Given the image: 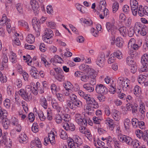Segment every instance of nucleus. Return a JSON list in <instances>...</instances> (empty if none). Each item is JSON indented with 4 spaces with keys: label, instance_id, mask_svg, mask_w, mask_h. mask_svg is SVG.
I'll return each mask as SVG.
<instances>
[{
    "label": "nucleus",
    "instance_id": "f257e3e1",
    "mask_svg": "<svg viewBox=\"0 0 148 148\" xmlns=\"http://www.w3.org/2000/svg\"><path fill=\"white\" fill-rule=\"evenodd\" d=\"M87 105L85 110L86 113H88L90 115H92L94 111V109L98 107V103L93 98L90 99L86 101Z\"/></svg>",
    "mask_w": 148,
    "mask_h": 148
},
{
    "label": "nucleus",
    "instance_id": "f03ea898",
    "mask_svg": "<svg viewBox=\"0 0 148 148\" xmlns=\"http://www.w3.org/2000/svg\"><path fill=\"white\" fill-rule=\"evenodd\" d=\"M53 36V31L50 29L46 28L44 32V34L43 36L44 41L49 44H51L52 41L50 39L52 38Z\"/></svg>",
    "mask_w": 148,
    "mask_h": 148
},
{
    "label": "nucleus",
    "instance_id": "7ed1b4c3",
    "mask_svg": "<svg viewBox=\"0 0 148 148\" xmlns=\"http://www.w3.org/2000/svg\"><path fill=\"white\" fill-rule=\"evenodd\" d=\"M66 103L67 106L70 108L74 110L77 107H81L82 105V102L77 99L73 101L68 100Z\"/></svg>",
    "mask_w": 148,
    "mask_h": 148
},
{
    "label": "nucleus",
    "instance_id": "20e7f679",
    "mask_svg": "<svg viewBox=\"0 0 148 148\" xmlns=\"http://www.w3.org/2000/svg\"><path fill=\"white\" fill-rule=\"evenodd\" d=\"M18 93L24 100L29 101L32 99V95L30 93H27L24 89H21L19 90Z\"/></svg>",
    "mask_w": 148,
    "mask_h": 148
},
{
    "label": "nucleus",
    "instance_id": "39448f33",
    "mask_svg": "<svg viewBox=\"0 0 148 148\" xmlns=\"http://www.w3.org/2000/svg\"><path fill=\"white\" fill-rule=\"evenodd\" d=\"M95 90L97 93L105 95L108 92V89L102 84H98L96 86Z\"/></svg>",
    "mask_w": 148,
    "mask_h": 148
},
{
    "label": "nucleus",
    "instance_id": "423d86ee",
    "mask_svg": "<svg viewBox=\"0 0 148 148\" xmlns=\"http://www.w3.org/2000/svg\"><path fill=\"white\" fill-rule=\"evenodd\" d=\"M130 4L132 14L134 16H136L138 7V4L137 1L136 0H130Z\"/></svg>",
    "mask_w": 148,
    "mask_h": 148
},
{
    "label": "nucleus",
    "instance_id": "0eeeda50",
    "mask_svg": "<svg viewBox=\"0 0 148 148\" xmlns=\"http://www.w3.org/2000/svg\"><path fill=\"white\" fill-rule=\"evenodd\" d=\"M114 21L112 23L107 22L106 24V27L108 31L113 36L115 34L117 30L116 27L114 25Z\"/></svg>",
    "mask_w": 148,
    "mask_h": 148
},
{
    "label": "nucleus",
    "instance_id": "6e6552de",
    "mask_svg": "<svg viewBox=\"0 0 148 148\" xmlns=\"http://www.w3.org/2000/svg\"><path fill=\"white\" fill-rule=\"evenodd\" d=\"M105 60V55L103 53L100 54L97 58L96 61V63L99 66L102 67L104 65Z\"/></svg>",
    "mask_w": 148,
    "mask_h": 148
},
{
    "label": "nucleus",
    "instance_id": "1a4fd4ad",
    "mask_svg": "<svg viewBox=\"0 0 148 148\" xmlns=\"http://www.w3.org/2000/svg\"><path fill=\"white\" fill-rule=\"evenodd\" d=\"M118 139L121 142H125L127 144L129 145L131 141V138L128 136H126L123 134H120L118 136Z\"/></svg>",
    "mask_w": 148,
    "mask_h": 148
},
{
    "label": "nucleus",
    "instance_id": "9d476101",
    "mask_svg": "<svg viewBox=\"0 0 148 148\" xmlns=\"http://www.w3.org/2000/svg\"><path fill=\"white\" fill-rule=\"evenodd\" d=\"M63 127L66 130H71L72 131H74L75 129V127L73 124L69 122H63Z\"/></svg>",
    "mask_w": 148,
    "mask_h": 148
},
{
    "label": "nucleus",
    "instance_id": "9b49d317",
    "mask_svg": "<svg viewBox=\"0 0 148 148\" xmlns=\"http://www.w3.org/2000/svg\"><path fill=\"white\" fill-rule=\"evenodd\" d=\"M51 104L53 108L56 109L58 112H60L62 107L60 106L59 103L55 99L53 98L52 99Z\"/></svg>",
    "mask_w": 148,
    "mask_h": 148
},
{
    "label": "nucleus",
    "instance_id": "f8f14e48",
    "mask_svg": "<svg viewBox=\"0 0 148 148\" xmlns=\"http://www.w3.org/2000/svg\"><path fill=\"white\" fill-rule=\"evenodd\" d=\"M79 69L84 71L86 73H88L90 72L94 73L95 70L91 68L89 66L85 64H82L79 66Z\"/></svg>",
    "mask_w": 148,
    "mask_h": 148
},
{
    "label": "nucleus",
    "instance_id": "ddd939ff",
    "mask_svg": "<svg viewBox=\"0 0 148 148\" xmlns=\"http://www.w3.org/2000/svg\"><path fill=\"white\" fill-rule=\"evenodd\" d=\"M146 9L144 8L141 5H139L138 7V12L139 15L140 16H143L145 15L148 16V10L147 9V8H148V7H146Z\"/></svg>",
    "mask_w": 148,
    "mask_h": 148
},
{
    "label": "nucleus",
    "instance_id": "4468645a",
    "mask_svg": "<svg viewBox=\"0 0 148 148\" xmlns=\"http://www.w3.org/2000/svg\"><path fill=\"white\" fill-rule=\"evenodd\" d=\"M112 117L116 121H119L120 118V113L117 110L113 109L111 112Z\"/></svg>",
    "mask_w": 148,
    "mask_h": 148
},
{
    "label": "nucleus",
    "instance_id": "2eb2a0df",
    "mask_svg": "<svg viewBox=\"0 0 148 148\" xmlns=\"http://www.w3.org/2000/svg\"><path fill=\"white\" fill-rule=\"evenodd\" d=\"M132 51L133 53L131 54V52L130 53L131 56H128L127 58L126 62L127 64L129 66L134 65V64L136 63L134 61V59L132 58L134 57V53H135L136 52ZM130 52H131V51H130Z\"/></svg>",
    "mask_w": 148,
    "mask_h": 148
},
{
    "label": "nucleus",
    "instance_id": "dca6fc26",
    "mask_svg": "<svg viewBox=\"0 0 148 148\" xmlns=\"http://www.w3.org/2000/svg\"><path fill=\"white\" fill-rule=\"evenodd\" d=\"M130 81L127 79H126L122 83L121 86L123 90L125 91H126L130 89L129 85Z\"/></svg>",
    "mask_w": 148,
    "mask_h": 148
},
{
    "label": "nucleus",
    "instance_id": "f3484780",
    "mask_svg": "<svg viewBox=\"0 0 148 148\" xmlns=\"http://www.w3.org/2000/svg\"><path fill=\"white\" fill-rule=\"evenodd\" d=\"M113 121L112 119L108 117L107 118L105 121V123L109 127L110 129L111 130H112L114 127Z\"/></svg>",
    "mask_w": 148,
    "mask_h": 148
},
{
    "label": "nucleus",
    "instance_id": "a211bd4d",
    "mask_svg": "<svg viewBox=\"0 0 148 148\" xmlns=\"http://www.w3.org/2000/svg\"><path fill=\"white\" fill-rule=\"evenodd\" d=\"M2 143L5 145L6 148H11L12 147L11 141L9 138H6L5 136H3Z\"/></svg>",
    "mask_w": 148,
    "mask_h": 148
},
{
    "label": "nucleus",
    "instance_id": "6ab92c4d",
    "mask_svg": "<svg viewBox=\"0 0 148 148\" xmlns=\"http://www.w3.org/2000/svg\"><path fill=\"white\" fill-rule=\"evenodd\" d=\"M7 115V113L6 110L2 108L0 106V121L5 119Z\"/></svg>",
    "mask_w": 148,
    "mask_h": 148
},
{
    "label": "nucleus",
    "instance_id": "aec40b11",
    "mask_svg": "<svg viewBox=\"0 0 148 148\" xmlns=\"http://www.w3.org/2000/svg\"><path fill=\"white\" fill-rule=\"evenodd\" d=\"M36 69V68L34 66H32L31 69L29 71L30 74L32 77L35 79L37 78L39 75V74L37 73Z\"/></svg>",
    "mask_w": 148,
    "mask_h": 148
},
{
    "label": "nucleus",
    "instance_id": "412c9836",
    "mask_svg": "<svg viewBox=\"0 0 148 148\" xmlns=\"http://www.w3.org/2000/svg\"><path fill=\"white\" fill-rule=\"evenodd\" d=\"M28 139L26 134L24 133L21 134L19 136V142L21 143H26L28 140Z\"/></svg>",
    "mask_w": 148,
    "mask_h": 148
},
{
    "label": "nucleus",
    "instance_id": "4be33fe9",
    "mask_svg": "<svg viewBox=\"0 0 148 148\" xmlns=\"http://www.w3.org/2000/svg\"><path fill=\"white\" fill-rule=\"evenodd\" d=\"M91 84L86 83L83 85V87L85 89L89 92H92L94 90V88Z\"/></svg>",
    "mask_w": 148,
    "mask_h": 148
},
{
    "label": "nucleus",
    "instance_id": "5701e85b",
    "mask_svg": "<svg viewBox=\"0 0 148 148\" xmlns=\"http://www.w3.org/2000/svg\"><path fill=\"white\" fill-rule=\"evenodd\" d=\"M73 141L74 143L76 144L79 146L81 145L83 143L82 139L78 135H75L73 136Z\"/></svg>",
    "mask_w": 148,
    "mask_h": 148
},
{
    "label": "nucleus",
    "instance_id": "b1692460",
    "mask_svg": "<svg viewBox=\"0 0 148 148\" xmlns=\"http://www.w3.org/2000/svg\"><path fill=\"white\" fill-rule=\"evenodd\" d=\"M130 141L129 145L132 146L134 148H138L140 145V142L136 139L133 140L131 138Z\"/></svg>",
    "mask_w": 148,
    "mask_h": 148
},
{
    "label": "nucleus",
    "instance_id": "393cba45",
    "mask_svg": "<svg viewBox=\"0 0 148 148\" xmlns=\"http://www.w3.org/2000/svg\"><path fill=\"white\" fill-rule=\"evenodd\" d=\"M75 121L76 123L79 125H82L83 119L81 114H76L75 116Z\"/></svg>",
    "mask_w": 148,
    "mask_h": 148
},
{
    "label": "nucleus",
    "instance_id": "a878e982",
    "mask_svg": "<svg viewBox=\"0 0 148 148\" xmlns=\"http://www.w3.org/2000/svg\"><path fill=\"white\" fill-rule=\"evenodd\" d=\"M125 99L128 103L126 104V106L128 110L130 108L129 106L132 105V103L133 102V98L131 96L128 95L126 96Z\"/></svg>",
    "mask_w": 148,
    "mask_h": 148
},
{
    "label": "nucleus",
    "instance_id": "bb28decb",
    "mask_svg": "<svg viewBox=\"0 0 148 148\" xmlns=\"http://www.w3.org/2000/svg\"><path fill=\"white\" fill-rule=\"evenodd\" d=\"M75 6L76 9L82 13H84L86 12V8L79 4L78 3H76L75 5Z\"/></svg>",
    "mask_w": 148,
    "mask_h": 148
},
{
    "label": "nucleus",
    "instance_id": "cd10ccee",
    "mask_svg": "<svg viewBox=\"0 0 148 148\" xmlns=\"http://www.w3.org/2000/svg\"><path fill=\"white\" fill-rule=\"evenodd\" d=\"M79 95L81 97H83L85 100H86V101H88L92 98V97H90V95L87 94L85 93L84 92L81 90H79L78 91V92Z\"/></svg>",
    "mask_w": 148,
    "mask_h": 148
},
{
    "label": "nucleus",
    "instance_id": "c85d7f7f",
    "mask_svg": "<svg viewBox=\"0 0 148 148\" xmlns=\"http://www.w3.org/2000/svg\"><path fill=\"white\" fill-rule=\"evenodd\" d=\"M30 4L33 10L36 11L37 10L39 7V5L36 0H31Z\"/></svg>",
    "mask_w": 148,
    "mask_h": 148
},
{
    "label": "nucleus",
    "instance_id": "c756f323",
    "mask_svg": "<svg viewBox=\"0 0 148 148\" xmlns=\"http://www.w3.org/2000/svg\"><path fill=\"white\" fill-rule=\"evenodd\" d=\"M139 112L143 114H145L146 111L144 103L143 101L140 100L139 102Z\"/></svg>",
    "mask_w": 148,
    "mask_h": 148
},
{
    "label": "nucleus",
    "instance_id": "7c9ffc66",
    "mask_svg": "<svg viewBox=\"0 0 148 148\" xmlns=\"http://www.w3.org/2000/svg\"><path fill=\"white\" fill-rule=\"evenodd\" d=\"M40 105L45 109L47 108V101L45 97L42 96L40 99Z\"/></svg>",
    "mask_w": 148,
    "mask_h": 148
},
{
    "label": "nucleus",
    "instance_id": "2f4dec72",
    "mask_svg": "<svg viewBox=\"0 0 148 148\" xmlns=\"http://www.w3.org/2000/svg\"><path fill=\"white\" fill-rule=\"evenodd\" d=\"M148 54L145 53L141 57V63L144 64H148Z\"/></svg>",
    "mask_w": 148,
    "mask_h": 148
},
{
    "label": "nucleus",
    "instance_id": "473e14b6",
    "mask_svg": "<svg viewBox=\"0 0 148 148\" xmlns=\"http://www.w3.org/2000/svg\"><path fill=\"white\" fill-rule=\"evenodd\" d=\"M48 138L49 139L50 143L52 145L55 143V137L54 133L53 132H51L48 134Z\"/></svg>",
    "mask_w": 148,
    "mask_h": 148
},
{
    "label": "nucleus",
    "instance_id": "72a5a7b5",
    "mask_svg": "<svg viewBox=\"0 0 148 148\" xmlns=\"http://www.w3.org/2000/svg\"><path fill=\"white\" fill-rule=\"evenodd\" d=\"M26 41L29 43L32 44L35 41V38L34 35L31 34L28 35L26 38Z\"/></svg>",
    "mask_w": 148,
    "mask_h": 148
},
{
    "label": "nucleus",
    "instance_id": "f704fd0d",
    "mask_svg": "<svg viewBox=\"0 0 148 148\" xmlns=\"http://www.w3.org/2000/svg\"><path fill=\"white\" fill-rule=\"evenodd\" d=\"M62 121L64 123L69 122L71 120L70 115L68 114H64L62 115Z\"/></svg>",
    "mask_w": 148,
    "mask_h": 148
},
{
    "label": "nucleus",
    "instance_id": "c9c22d12",
    "mask_svg": "<svg viewBox=\"0 0 148 148\" xmlns=\"http://www.w3.org/2000/svg\"><path fill=\"white\" fill-rule=\"evenodd\" d=\"M64 86L67 91H70L73 88V85L70 82H67L64 84Z\"/></svg>",
    "mask_w": 148,
    "mask_h": 148
},
{
    "label": "nucleus",
    "instance_id": "e433bc0d",
    "mask_svg": "<svg viewBox=\"0 0 148 148\" xmlns=\"http://www.w3.org/2000/svg\"><path fill=\"white\" fill-rule=\"evenodd\" d=\"M90 115V114H89L88 113H86L85 114L84 117L83 118V123H84V126H86L88 121H89Z\"/></svg>",
    "mask_w": 148,
    "mask_h": 148
},
{
    "label": "nucleus",
    "instance_id": "4c0bfd02",
    "mask_svg": "<svg viewBox=\"0 0 148 148\" xmlns=\"http://www.w3.org/2000/svg\"><path fill=\"white\" fill-rule=\"evenodd\" d=\"M0 121L2 122L3 126L4 128L5 129H7L10 123L9 120L6 118L5 119Z\"/></svg>",
    "mask_w": 148,
    "mask_h": 148
},
{
    "label": "nucleus",
    "instance_id": "58836bf2",
    "mask_svg": "<svg viewBox=\"0 0 148 148\" xmlns=\"http://www.w3.org/2000/svg\"><path fill=\"white\" fill-rule=\"evenodd\" d=\"M115 43L117 46L120 47H121L123 45L122 39L119 37H117L115 41Z\"/></svg>",
    "mask_w": 148,
    "mask_h": 148
},
{
    "label": "nucleus",
    "instance_id": "ea45409f",
    "mask_svg": "<svg viewBox=\"0 0 148 148\" xmlns=\"http://www.w3.org/2000/svg\"><path fill=\"white\" fill-rule=\"evenodd\" d=\"M142 27V25L140 23H136L134 28L135 33L137 32L138 33L139 32H140V30Z\"/></svg>",
    "mask_w": 148,
    "mask_h": 148
},
{
    "label": "nucleus",
    "instance_id": "a19ab883",
    "mask_svg": "<svg viewBox=\"0 0 148 148\" xmlns=\"http://www.w3.org/2000/svg\"><path fill=\"white\" fill-rule=\"evenodd\" d=\"M120 34L123 37L125 36L127 33V29L126 27L122 26L119 29Z\"/></svg>",
    "mask_w": 148,
    "mask_h": 148
},
{
    "label": "nucleus",
    "instance_id": "79ce46f5",
    "mask_svg": "<svg viewBox=\"0 0 148 148\" xmlns=\"http://www.w3.org/2000/svg\"><path fill=\"white\" fill-rule=\"evenodd\" d=\"M11 55L10 56V59L11 62L13 63H15L17 62L16 56V54L12 51L10 53Z\"/></svg>",
    "mask_w": 148,
    "mask_h": 148
},
{
    "label": "nucleus",
    "instance_id": "37998d69",
    "mask_svg": "<svg viewBox=\"0 0 148 148\" xmlns=\"http://www.w3.org/2000/svg\"><path fill=\"white\" fill-rule=\"evenodd\" d=\"M124 126L126 130H129L131 125V122L130 120L127 118L124 121Z\"/></svg>",
    "mask_w": 148,
    "mask_h": 148
},
{
    "label": "nucleus",
    "instance_id": "c03bdc74",
    "mask_svg": "<svg viewBox=\"0 0 148 148\" xmlns=\"http://www.w3.org/2000/svg\"><path fill=\"white\" fill-rule=\"evenodd\" d=\"M68 145L70 148H80L79 146L74 143L73 140L72 139H71L70 141L68 143Z\"/></svg>",
    "mask_w": 148,
    "mask_h": 148
},
{
    "label": "nucleus",
    "instance_id": "a18cd8bd",
    "mask_svg": "<svg viewBox=\"0 0 148 148\" xmlns=\"http://www.w3.org/2000/svg\"><path fill=\"white\" fill-rule=\"evenodd\" d=\"M139 120L136 118H134L132 120V125L134 128H136L138 125Z\"/></svg>",
    "mask_w": 148,
    "mask_h": 148
},
{
    "label": "nucleus",
    "instance_id": "49530a36",
    "mask_svg": "<svg viewBox=\"0 0 148 148\" xmlns=\"http://www.w3.org/2000/svg\"><path fill=\"white\" fill-rule=\"evenodd\" d=\"M60 136L62 139L65 140L68 137L67 133L65 131L63 130H60Z\"/></svg>",
    "mask_w": 148,
    "mask_h": 148
},
{
    "label": "nucleus",
    "instance_id": "de8ad7c7",
    "mask_svg": "<svg viewBox=\"0 0 148 148\" xmlns=\"http://www.w3.org/2000/svg\"><path fill=\"white\" fill-rule=\"evenodd\" d=\"M6 16L5 14H4L2 17L1 19L0 20V26H2L6 24L7 21Z\"/></svg>",
    "mask_w": 148,
    "mask_h": 148
},
{
    "label": "nucleus",
    "instance_id": "09e8293b",
    "mask_svg": "<svg viewBox=\"0 0 148 148\" xmlns=\"http://www.w3.org/2000/svg\"><path fill=\"white\" fill-rule=\"evenodd\" d=\"M81 21L82 22L86 25V26H90L92 24V22L91 19H85L82 18Z\"/></svg>",
    "mask_w": 148,
    "mask_h": 148
},
{
    "label": "nucleus",
    "instance_id": "8fccbe9b",
    "mask_svg": "<svg viewBox=\"0 0 148 148\" xmlns=\"http://www.w3.org/2000/svg\"><path fill=\"white\" fill-rule=\"evenodd\" d=\"M54 94L56 95V96L60 101L63 102L64 101L65 99L63 97L62 94L58 92H56Z\"/></svg>",
    "mask_w": 148,
    "mask_h": 148
},
{
    "label": "nucleus",
    "instance_id": "3c124183",
    "mask_svg": "<svg viewBox=\"0 0 148 148\" xmlns=\"http://www.w3.org/2000/svg\"><path fill=\"white\" fill-rule=\"evenodd\" d=\"M96 76L94 75H92L90 76L89 82L92 85H94L96 84Z\"/></svg>",
    "mask_w": 148,
    "mask_h": 148
},
{
    "label": "nucleus",
    "instance_id": "603ef678",
    "mask_svg": "<svg viewBox=\"0 0 148 148\" xmlns=\"http://www.w3.org/2000/svg\"><path fill=\"white\" fill-rule=\"evenodd\" d=\"M36 87H37L38 90L40 93L42 94L44 93V88L42 86L40 85L39 82H37L36 83Z\"/></svg>",
    "mask_w": 148,
    "mask_h": 148
},
{
    "label": "nucleus",
    "instance_id": "864d4df0",
    "mask_svg": "<svg viewBox=\"0 0 148 148\" xmlns=\"http://www.w3.org/2000/svg\"><path fill=\"white\" fill-rule=\"evenodd\" d=\"M34 142L35 143V145L36 147L39 148L41 147L42 145L41 142L40 140L38 138H35V140L32 141L31 144H32L33 143H34Z\"/></svg>",
    "mask_w": 148,
    "mask_h": 148
},
{
    "label": "nucleus",
    "instance_id": "5fc2aeb1",
    "mask_svg": "<svg viewBox=\"0 0 148 148\" xmlns=\"http://www.w3.org/2000/svg\"><path fill=\"white\" fill-rule=\"evenodd\" d=\"M10 122L12 125L14 126L19 123L18 119L15 117H12Z\"/></svg>",
    "mask_w": 148,
    "mask_h": 148
},
{
    "label": "nucleus",
    "instance_id": "6e6d98bb",
    "mask_svg": "<svg viewBox=\"0 0 148 148\" xmlns=\"http://www.w3.org/2000/svg\"><path fill=\"white\" fill-rule=\"evenodd\" d=\"M55 121L57 123H60L62 121V117L59 114H56L55 116Z\"/></svg>",
    "mask_w": 148,
    "mask_h": 148
},
{
    "label": "nucleus",
    "instance_id": "4d7b16f0",
    "mask_svg": "<svg viewBox=\"0 0 148 148\" xmlns=\"http://www.w3.org/2000/svg\"><path fill=\"white\" fill-rule=\"evenodd\" d=\"M55 78L60 82H61L64 80V75H62V73L56 74Z\"/></svg>",
    "mask_w": 148,
    "mask_h": 148
},
{
    "label": "nucleus",
    "instance_id": "13d9d810",
    "mask_svg": "<svg viewBox=\"0 0 148 148\" xmlns=\"http://www.w3.org/2000/svg\"><path fill=\"white\" fill-rule=\"evenodd\" d=\"M18 24L19 25L25 27L27 29H28L29 27L27 23L24 20L19 21L18 22Z\"/></svg>",
    "mask_w": 148,
    "mask_h": 148
},
{
    "label": "nucleus",
    "instance_id": "bf43d9fd",
    "mask_svg": "<svg viewBox=\"0 0 148 148\" xmlns=\"http://www.w3.org/2000/svg\"><path fill=\"white\" fill-rule=\"evenodd\" d=\"M112 54L114 55V57L115 56L118 59H121L122 58L123 54L122 53L119 51H117Z\"/></svg>",
    "mask_w": 148,
    "mask_h": 148
},
{
    "label": "nucleus",
    "instance_id": "052dcab7",
    "mask_svg": "<svg viewBox=\"0 0 148 148\" xmlns=\"http://www.w3.org/2000/svg\"><path fill=\"white\" fill-rule=\"evenodd\" d=\"M106 2L105 0H101L99 2V8L101 10H103L106 8Z\"/></svg>",
    "mask_w": 148,
    "mask_h": 148
},
{
    "label": "nucleus",
    "instance_id": "680f3d73",
    "mask_svg": "<svg viewBox=\"0 0 148 148\" xmlns=\"http://www.w3.org/2000/svg\"><path fill=\"white\" fill-rule=\"evenodd\" d=\"M10 100L8 99H6L3 101L4 106L6 108H9L10 106Z\"/></svg>",
    "mask_w": 148,
    "mask_h": 148
},
{
    "label": "nucleus",
    "instance_id": "e2e57ef3",
    "mask_svg": "<svg viewBox=\"0 0 148 148\" xmlns=\"http://www.w3.org/2000/svg\"><path fill=\"white\" fill-rule=\"evenodd\" d=\"M32 131L34 133H36L38 131V124L36 123L33 124L32 127Z\"/></svg>",
    "mask_w": 148,
    "mask_h": 148
},
{
    "label": "nucleus",
    "instance_id": "0e129e2a",
    "mask_svg": "<svg viewBox=\"0 0 148 148\" xmlns=\"http://www.w3.org/2000/svg\"><path fill=\"white\" fill-rule=\"evenodd\" d=\"M0 80L2 83H5L7 81V78L5 75H3L0 71Z\"/></svg>",
    "mask_w": 148,
    "mask_h": 148
},
{
    "label": "nucleus",
    "instance_id": "69168bd1",
    "mask_svg": "<svg viewBox=\"0 0 148 148\" xmlns=\"http://www.w3.org/2000/svg\"><path fill=\"white\" fill-rule=\"evenodd\" d=\"M47 24L49 27L52 29H55L56 27V24L52 21H47Z\"/></svg>",
    "mask_w": 148,
    "mask_h": 148
},
{
    "label": "nucleus",
    "instance_id": "338daca9",
    "mask_svg": "<svg viewBox=\"0 0 148 148\" xmlns=\"http://www.w3.org/2000/svg\"><path fill=\"white\" fill-rule=\"evenodd\" d=\"M90 76L87 75H82L81 77V80L83 82H86L89 81Z\"/></svg>",
    "mask_w": 148,
    "mask_h": 148
},
{
    "label": "nucleus",
    "instance_id": "774afa93",
    "mask_svg": "<svg viewBox=\"0 0 148 148\" xmlns=\"http://www.w3.org/2000/svg\"><path fill=\"white\" fill-rule=\"evenodd\" d=\"M119 6V3L116 2H115L113 4V12L114 13L115 12L118 10Z\"/></svg>",
    "mask_w": 148,
    "mask_h": 148
}]
</instances>
